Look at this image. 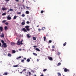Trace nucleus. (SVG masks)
<instances>
[{
	"label": "nucleus",
	"instance_id": "35",
	"mask_svg": "<svg viewBox=\"0 0 76 76\" xmlns=\"http://www.w3.org/2000/svg\"><path fill=\"white\" fill-rule=\"evenodd\" d=\"M60 54H61L59 52L58 50V55L59 56V55H60Z\"/></svg>",
	"mask_w": 76,
	"mask_h": 76
},
{
	"label": "nucleus",
	"instance_id": "40",
	"mask_svg": "<svg viewBox=\"0 0 76 76\" xmlns=\"http://www.w3.org/2000/svg\"><path fill=\"white\" fill-rule=\"evenodd\" d=\"M4 75H7V72H5L4 73Z\"/></svg>",
	"mask_w": 76,
	"mask_h": 76
},
{
	"label": "nucleus",
	"instance_id": "54",
	"mask_svg": "<svg viewBox=\"0 0 76 76\" xmlns=\"http://www.w3.org/2000/svg\"><path fill=\"white\" fill-rule=\"evenodd\" d=\"M37 61H39V60L38 59H37Z\"/></svg>",
	"mask_w": 76,
	"mask_h": 76
},
{
	"label": "nucleus",
	"instance_id": "50",
	"mask_svg": "<svg viewBox=\"0 0 76 76\" xmlns=\"http://www.w3.org/2000/svg\"><path fill=\"white\" fill-rule=\"evenodd\" d=\"M19 51H21L22 50V49H19Z\"/></svg>",
	"mask_w": 76,
	"mask_h": 76
},
{
	"label": "nucleus",
	"instance_id": "42",
	"mask_svg": "<svg viewBox=\"0 0 76 76\" xmlns=\"http://www.w3.org/2000/svg\"><path fill=\"white\" fill-rule=\"evenodd\" d=\"M41 29H39V28L38 31L39 32H40V31H41Z\"/></svg>",
	"mask_w": 76,
	"mask_h": 76
},
{
	"label": "nucleus",
	"instance_id": "41",
	"mask_svg": "<svg viewBox=\"0 0 76 76\" xmlns=\"http://www.w3.org/2000/svg\"><path fill=\"white\" fill-rule=\"evenodd\" d=\"M17 14H18V15H20V14H21V12H18L17 13Z\"/></svg>",
	"mask_w": 76,
	"mask_h": 76
},
{
	"label": "nucleus",
	"instance_id": "23",
	"mask_svg": "<svg viewBox=\"0 0 76 76\" xmlns=\"http://www.w3.org/2000/svg\"><path fill=\"white\" fill-rule=\"evenodd\" d=\"M33 40H36V37H33Z\"/></svg>",
	"mask_w": 76,
	"mask_h": 76
},
{
	"label": "nucleus",
	"instance_id": "3",
	"mask_svg": "<svg viewBox=\"0 0 76 76\" xmlns=\"http://www.w3.org/2000/svg\"><path fill=\"white\" fill-rule=\"evenodd\" d=\"M3 45H4L3 47L4 48H6L7 47V44L6 43H4L3 44Z\"/></svg>",
	"mask_w": 76,
	"mask_h": 76
},
{
	"label": "nucleus",
	"instance_id": "48",
	"mask_svg": "<svg viewBox=\"0 0 76 76\" xmlns=\"http://www.w3.org/2000/svg\"><path fill=\"white\" fill-rule=\"evenodd\" d=\"M29 75H31V73L30 72H29Z\"/></svg>",
	"mask_w": 76,
	"mask_h": 76
},
{
	"label": "nucleus",
	"instance_id": "26",
	"mask_svg": "<svg viewBox=\"0 0 76 76\" xmlns=\"http://www.w3.org/2000/svg\"><path fill=\"white\" fill-rule=\"evenodd\" d=\"M18 66V65H14L13 66V67H17Z\"/></svg>",
	"mask_w": 76,
	"mask_h": 76
},
{
	"label": "nucleus",
	"instance_id": "28",
	"mask_svg": "<svg viewBox=\"0 0 76 76\" xmlns=\"http://www.w3.org/2000/svg\"><path fill=\"white\" fill-rule=\"evenodd\" d=\"M9 11H10L11 12H12V11H13V9H10L9 10Z\"/></svg>",
	"mask_w": 76,
	"mask_h": 76
},
{
	"label": "nucleus",
	"instance_id": "1",
	"mask_svg": "<svg viewBox=\"0 0 76 76\" xmlns=\"http://www.w3.org/2000/svg\"><path fill=\"white\" fill-rule=\"evenodd\" d=\"M23 42V40H21L20 41V39H18V40L17 41V45H20V44H21V45H23V43H22Z\"/></svg>",
	"mask_w": 76,
	"mask_h": 76
},
{
	"label": "nucleus",
	"instance_id": "37",
	"mask_svg": "<svg viewBox=\"0 0 76 76\" xmlns=\"http://www.w3.org/2000/svg\"><path fill=\"white\" fill-rule=\"evenodd\" d=\"M61 63H58V64L57 65H58V66H59V65H61Z\"/></svg>",
	"mask_w": 76,
	"mask_h": 76
},
{
	"label": "nucleus",
	"instance_id": "20",
	"mask_svg": "<svg viewBox=\"0 0 76 76\" xmlns=\"http://www.w3.org/2000/svg\"><path fill=\"white\" fill-rule=\"evenodd\" d=\"M66 44H67V43L66 42H65V43H64L63 45H64V46H65L66 45Z\"/></svg>",
	"mask_w": 76,
	"mask_h": 76
},
{
	"label": "nucleus",
	"instance_id": "45",
	"mask_svg": "<svg viewBox=\"0 0 76 76\" xmlns=\"http://www.w3.org/2000/svg\"><path fill=\"white\" fill-rule=\"evenodd\" d=\"M33 47H34V48H37V47L36 46H33Z\"/></svg>",
	"mask_w": 76,
	"mask_h": 76
},
{
	"label": "nucleus",
	"instance_id": "32",
	"mask_svg": "<svg viewBox=\"0 0 76 76\" xmlns=\"http://www.w3.org/2000/svg\"><path fill=\"white\" fill-rule=\"evenodd\" d=\"M47 70L46 69H44V70H43V71L44 72H46Z\"/></svg>",
	"mask_w": 76,
	"mask_h": 76
},
{
	"label": "nucleus",
	"instance_id": "5",
	"mask_svg": "<svg viewBox=\"0 0 76 76\" xmlns=\"http://www.w3.org/2000/svg\"><path fill=\"white\" fill-rule=\"evenodd\" d=\"M64 72H69V70H68V69H67L66 68H65L64 70Z\"/></svg>",
	"mask_w": 76,
	"mask_h": 76
},
{
	"label": "nucleus",
	"instance_id": "61",
	"mask_svg": "<svg viewBox=\"0 0 76 76\" xmlns=\"http://www.w3.org/2000/svg\"><path fill=\"white\" fill-rule=\"evenodd\" d=\"M23 0V2H24V0Z\"/></svg>",
	"mask_w": 76,
	"mask_h": 76
},
{
	"label": "nucleus",
	"instance_id": "15",
	"mask_svg": "<svg viewBox=\"0 0 76 76\" xmlns=\"http://www.w3.org/2000/svg\"><path fill=\"white\" fill-rule=\"evenodd\" d=\"M26 14H29V12L28 11H26Z\"/></svg>",
	"mask_w": 76,
	"mask_h": 76
},
{
	"label": "nucleus",
	"instance_id": "6",
	"mask_svg": "<svg viewBox=\"0 0 76 76\" xmlns=\"http://www.w3.org/2000/svg\"><path fill=\"white\" fill-rule=\"evenodd\" d=\"M23 22H22L21 23V25H25V20H23Z\"/></svg>",
	"mask_w": 76,
	"mask_h": 76
},
{
	"label": "nucleus",
	"instance_id": "47",
	"mask_svg": "<svg viewBox=\"0 0 76 76\" xmlns=\"http://www.w3.org/2000/svg\"><path fill=\"white\" fill-rule=\"evenodd\" d=\"M23 71H25L26 72V69H23Z\"/></svg>",
	"mask_w": 76,
	"mask_h": 76
},
{
	"label": "nucleus",
	"instance_id": "13",
	"mask_svg": "<svg viewBox=\"0 0 76 76\" xmlns=\"http://www.w3.org/2000/svg\"><path fill=\"white\" fill-rule=\"evenodd\" d=\"M48 59L50 60L51 61H52L53 60V58L51 57H49Z\"/></svg>",
	"mask_w": 76,
	"mask_h": 76
},
{
	"label": "nucleus",
	"instance_id": "2",
	"mask_svg": "<svg viewBox=\"0 0 76 76\" xmlns=\"http://www.w3.org/2000/svg\"><path fill=\"white\" fill-rule=\"evenodd\" d=\"M25 28H26V30H27V31H30V28H29V26H26L25 27Z\"/></svg>",
	"mask_w": 76,
	"mask_h": 76
},
{
	"label": "nucleus",
	"instance_id": "49",
	"mask_svg": "<svg viewBox=\"0 0 76 76\" xmlns=\"http://www.w3.org/2000/svg\"><path fill=\"white\" fill-rule=\"evenodd\" d=\"M26 8L27 9H29V7H26Z\"/></svg>",
	"mask_w": 76,
	"mask_h": 76
},
{
	"label": "nucleus",
	"instance_id": "57",
	"mask_svg": "<svg viewBox=\"0 0 76 76\" xmlns=\"http://www.w3.org/2000/svg\"><path fill=\"white\" fill-rule=\"evenodd\" d=\"M16 1H19V0H16Z\"/></svg>",
	"mask_w": 76,
	"mask_h": 76
},
{
	"label": "nucleus",
	"instance_id": "58",
	"mask_svg": "<svg viewBox=\"0 0 76 76\" xmlns=\"http://www.w3.org/2000/svg\"><path fill=\"white\" fill-rule=\"evenodd\" d=\"M37 26V27H38L39 26V25Z\"/></svg>",
	"mask_w": 76,
	"mask_h": 76
},
{
	"label": "nucleus",
	"instance_id": "52",
	"mask_svg": "<svg viewBox=\"0 0 76 76\" xmlns=\"http://www.w3.org/2000/svg\"><path fill=\"white\" fill-rule=\"evenodd\" d=\"M1 43H0V47H1Z\"/></svg>",
	"mask_w": 76,
	"mask_h": 76
},
{
	"label": "nucleus",
	"instance_id": "29",
	"mask_svg": "<svg viewBox=\"0 0 76 76\" xmlns=\"http://www.w3.org/2000/svg\"><path fill=\"white\" fill-rule=\"evenodd\" d=\"M1 42L2 43H3V44H4V43H5V42H4V41H3V40H1Z\"/></svg>",
	"mask_w": 76,
	"mask_h": 76
},
{
	"label": "nucleus",
	"instance_id": "51",
	"mask_svg": "<svg viewBox=\"0 0 76 76\" xmlns=\"http://www.w3.org/2000/svg\"><path fill=\"white\" fill-rule=\"evenodd\" d=\"M5 1H9V0H5Z\"/></svg>",
	"mask_w": 76,
	"mask_h": 76
},
{
	"label": "nucleus",
	"instance_id": "9",
	"mask_svg": "<svg viewBox=\"0 0 76 76\" xmlns=\"http://www.w3.org/2000/svg\"><path fill=\"white\" fill-rule=\"evenodd\" d=\"M2 10H3L4 11L5 10H7V8H6V7H4L2 8Z\"/></svg>",
	"mask_w": 76,
	"mask_h": 76
},
{
	"label": "nucleus",
	"instance_id": "10",
	"mask_svg": "<svg viewBox=\"0 0 76 76\" xmlns=\"http://www.w3.org/2000/svg\"><path fill=\"white\" fill-rule=\"evenodd\" d=\"M7 56L8 57H11V56H12V55L10 54V53H9L7 55Z\"/></svg>",
	"mask_w": 76,
	"mask_h": 76
},
{
	"label": "nucleus",
	"instance_id": "36",
	"mask_svg": "<svg viewBox=\"0 0 76 76\" xmlns=\"http://www.w3.org/2000/svg\"><path fill=\"white\" fill-rule=\"evenodd\" d=\"M43 38H44V41H45V39H46V37H43Z\"/></svg>",
	"mask_w": 76,
	"mask_h": 76
},
{
	"label": "nucleus",
	"instance_id": "59",
	"mask_svg": "<svg viewBox=\"0 0 76 76\" xmlns=\"http://www.w3.org/2000/svg\"><path fill=\"white\" fill-rule=\"evenodd\" d=\"M54 49H53L52 50V51H54Z\"/></svg>",
	"mask_w": 76,
	"mask_h": 76
},
{
	"label": "nucleus",
	"instance_id": "60",
	"mask_svg": "<svg viewBox=\"0 0 76 76\" xmlns=\"http://www.w3.org/2000/svg\"><path fill=\"white\" fill-rule=\"evenodd\" d=\"M9 11H10V10H8V11H7V12H9Z\"/></svg>",
	"mask_w": 76,
	"mask_h": 76
},
{
	"label": "nucleus",
	"instance_id": "16",
	"mask_svg": "<svg viewBox=\"0 0 76 76\" xmlns=\"http://www.w3.org/2000/svg\"><path fill=\"white\" fill-rule=\"evenodd\" d=\"M35 49L38 51H40V50H39V49L38 48H36Z\"/></svg>",
	"mask_w": 76,
	"mask_h": 76
},
{
	"label": "nucleus",
	"instance_id": "7",
	"mask_svg": "<svg viewBox=\"0 0 76 76\" xmlns=\"http://www.w3.org/2000/svg\"><path fill=\"white\" fill-rule=\"evenodd\" d=\"M7 19H8V20H10L12 18L11 17H10V15H8L7 17Z\"/></svg>",
	"mask_w": 76,
	"mask_h": 76
},
{
	"label": "nucleus",
	"instance_id": "56",
	"mask_svg": "<svg viewBox=\"0 0 76 76\" xmlns=\"http://www.w3.org/2000/svg\"><path fill=\"white\" fill-rule=\"evenodd\" d=\"M40 76H44V75H40Z\"/></svg>",
	"mask_w": 76,
	"mask_h": 76
},
{
	"label": "nucleus",
	"instance_id": "39",
	"mask_svg": "<svg viewBox=\"0 0 76 76\" xmlns=\"http://www.w3.org/2000/svg\"><path fill=\"white\" fill-rule=\"evenodd\" d=\"M20 58H20V57H18V58H17L16 59H17V60H18V59L19 60Z\"/></svg>",
	"mask_w": 76,
	"mask_h": 76
},
{
	"label": "nucleus",
	"instance_id": "27",
	"mask_svg": "<svg viewBox=\"0 0 76 76\" xmlns=\"http://www.w3.org/2000/svg\"><path fill=\"white\" fill-rule=\"evenodd\" d=\"M57 74L58 75V76H61V74L59 73H58Z\"/></svg>",
	"mask_w": 76,
	"mask_h": 76
},
{
	"label": "nucleus",
	"instance_id": "24",
	"mask_svg": "<svg viewBox=\"0 0 76 76\" xmlns=\"http://www.w3.org/2000/svg\"><path fill=\"white\" fill-rule=\"evenodd\" d=\"M12 53H16V51H15L14 50H12Z\"/></svg>",
	"mask_w": 76,
	"mask_h": 76
},
{
	"label": "nucleus",
	"instance_id": "11",
	"mask_svg": "<svg viewBox=\"0 0 76 76\" xmlns=\"http://www.w3.org/2000/svg\"><path fill=\"white\" fill-rule=\"evenodd\" d=\"M4 29H5V31H6V30H7V29H8V28H7V27L6 26H5Z\"/></svg>",
	"mask_w": 76,
	"mask_h": 76
},
{
	"label": "nucleus",
	"instance_id": "34",
	"mask_svg": "<svg viewBox=\"0 0 76 76\" xmlns=\"http://www.w3.org/2000/svg\"><path fill=\"white\" fill-rule=\"evenodd\" d=\"M44 11L43 10L41 11V13H44Z\"/></svg>",
	"mask_w": 76,
	"mask_h": 76
},
{
	"label": "nucleus",
	"instance_id": "17",
	"mask_svg": "<svg viewBox=\"0 0 76 76\" xmlns=\"http://www.w3.org/2000/svg\"><path fill=\"white\" fill-rule=\"evenodd\" d=\"M44 29H45V27H43L42 28V31H44Z\"/></svg>",
	"mask_w": 76,
	"mask_h": 76
},
{
	"label": "nucleus",
	"instance_id": "63",
	"mask_svg": "<svg viewBox=\"0 0 76 76\" xmlns=\"http://www.w3.org/2000/svg\"><path fill=\"white\" fill-rule=\"evenodd\" d=\"M32 72H33L34 73V71H32Z\"/></svg>",
	"mask_w": 76,
	"mask_h": 76
},
{
	"label": "nucleus",
	"instance_id": "31",
	"mask_svg": "<svg viewBox=\"0 0 76 76\" xmlns=\"http://www.w3.org/2000/svg\"><path fill=\"white\" fill-rule=\"evenodd\" d=\"M11 45H15V43H14V42H12V43H11Z\"/></svg>",
	"mask_w": 76,
	"mask_h": 76
},
{
	"label": "nucleus",
	"instance_id": "4",
	"mask_svg": "<svg viewBox=\"0 0 76 76\" xmlns=\"http://www.w3.org/2000/svg\"><path fill=\"white\" fill-rule=\"evenodd\" d=\"M22 30L23 31H24V32H27V30H26V29H25V28H22Z\"/></svg>",
	"mask_w": 76,
	"mask_h": 76
},
{
	"label": "nucleus",
	"instance_id": "38",
	"mask_svg": "<svg viewBox=\"0 0 76 76\" xmlns=\"http://www.w3.org/2000/svg\"><path fill=\"white\" fill-rule=\"evenodd\" d=\"M49 43H51V42H52V41L50 40L49 41Z\"/></svg>",
	"mask_w": 76,
	"mask_h": 76
},
{
	"label": "nucleus",
	"instance_id": "44",
	"mask_svg": "<svg viewBox=\"0 0 76 76\" xmlns=\"http://www.w3.org/2000/svg\"><path fill=\"white\" fill-rule=\"evenodd\" d=\"M26 23L27 24H29V21H27L26 22Z\"/></svg>",
	"mask_w": 76,
	"mask_h": 76
},
{
	"label": "nucleus",
	"instance_id": "64",
	"mask_svg": "<svg viewBox=\"0 0 76 76\" xmlns=\"http://www.w3.org/2000/svg\"><path fill=\"white\" fill-rule=\"evenodd\" d=\"M3 47V46L2 45V46H1V47Z\"/></svg>",
	"mask_w": 76,
	"mask_h": 76
},
{
	"label": "nucleus",
	"instance_id": "18",
	"mask_svg": "<svg viewBox=\"0 0 76 76\" xmlns=\"http://www.w3.org/2000/svg\"><path fill=\"white\" fill-rule=\"evenodd\" d=\"M17 18V16H16V15L14 16V17L13 18V19H16V18Z\"/></svg>",
	"mask_w": 76,
	"mask_h": 76
},
{
	"label": "nucleus",
	"instance_id": "8",
	"mask_svg": "<svg viewBox=\"0 0 76 76\" xmlns=\"http://www.w3.org/2000/svg\"><path fill=\"white\" fill-rule=\"evenodd\" d=\"M3 27L2 26L0 27V31L1 32H2V31H3Z\"/></svg>",
	"mask_w": 76,
	"mask_h": 76
},
{
	"label": "nucleus",
	"instance_id": "43",
	"mask_svg": "<svg viewBox=\"0 0 76 76\" xmlns=\"http://www.w3.org/2000/svg\"><path fill=\"white\" fill-rule=\"evenodd\" d=\"M52 47L53 48H55V47L54 46V45H53Z\"/></svg>",
	"mask_w": 76,
	"mask_h": 76
},
{
	"label": "nucleus",
	"instance_id": "33",
	"mask_svg": "<svg viewBox=\"0 0 76 76\" xmlns=\"http://www.w3.org/2000/svg\"><path fill=\"white\" fill-rule=\"evenodd\" d=\"M24 61V59H22L21 61V62H23Z\"/></svg>",
	"mask_w": 76,
	"mask_h": 76
},
{
	"label": "nucleus",
	"instance_id": "30",
	"mask_svg": "<svg viewBox=\"0 0 76 76\" xmlns=\"http://www.w3.org/2000/svg\"><path fill=\"white\" fill-rule=\"evenodd\" d=\"M25 14H23L22 15V17H25Z\"/></svg>",
	"mask_w": 76,
	"mask_h": 76
},
{
	"label": "nucleus",
	"instance_id": "12",
	"mask_svg": "<svg viewBox=\"0 0 76 76\" xmlns=\"http://www.w3.org/2000/svg\"><path fill=\"white\" fill-rule=\"evenodd\" d=\"M4 34L3 33H2L0 35L1 37H4Z\"/></svg>",
	"mask_w": 76,
	"mask_h": 76
},
{
	"label": "nucleus",
	"instance_id": "25",
	"mask_svg": "<svg viewBox=\"0 0 76 76\" xmlns=\"http://www.w3.org/2000/svg\"><path fill=\"white\" fill-rule=\"evenodd\" d=\"M6 22V20H4L2 21V22L3 23H5Z\"/></svg>",
	"mask_w": 76,
	"mask_h": 76
},
{
	"label": "nucleus",
	"instance_id": "22",
	"mask_svg": "<svg viewBox=\"0 0 76 76\" xmlns=\"http://www.w3.org/2000/svg\"><path fill=\"white\" fill-rule=\"evenodd\" d=\"M33 55H34V56H37V53H33Z\"/></svg>",
	"mask_w": 76,
	"mask_h": 76
},
{
	"label": "nucleus",
	"instance_id": "19",
	"mask_svg": "<svg viewBox=\"0 0 76 76\" xmlns=\"http://www.w3.org/2000/svg\"><path fill=\"white\" fill-rule=\"evenodd\" d=\"M26 61L28 62H29L30 61V59L29 58L27 59V60H26Z\"/></svg>",
	"mask_w": 76,
	"mask_h": 76
},
{
	"label": "nucleus",
	"instance_id": "14",
	"mask_svg": "<svg viewBox=\"0 0 76 76\" xmlns=\"http://www.w3.org/2000/svg\"><path fill=\"white\" fill-rule=\"evenodd\" d=\"M27 38H31V36H29V34H27Z\"/></svg>",
	"mask_w": 76,
	"mask_h": 76
},
{
	"label": "nucleus",
	"instance_id": "62",
	"mask_svg": "<svg viewBox=\"0 0 76 76\" xmlns=\"http://www.w3.org/2000/svg\"><path fill=\"white\" fill-rule=\"evenodd\" d=\"M46 36H47V37H48V34H47V35H46Z\"/></svg>",
	"mask_w": 76,
	"mask_h": 76
},
{
	"label": "nucleus",
	"instance_id": "55",
	"mask_svg": "<svg viewBox=\"0 0 76 76\" xmlns=\"http://www.w3.org/2000/svg\"><path fill=\"white\" fill-rule=\"evenodd\" d=\"M18 57H23V56H19Z\"/></svg>",
	"mask_w": 76,
	"mask_h": 76
},
{
	"label": "nucleus",
	"instance_id": "46",
	"mask_svg": "<svg viewBox=\"0 0 76 76\" xmlns=\"http://www.w3.org/2000/svg\"><path fill=\"white\" fill-rule=\"evenodd\" d=\"M5 25H7L9 23H5Z\"/></svg>",
	"mask_w": 76,
	"mask_h": 76
},
{
	"label": "nucleus",
	"instance_id": "21",
	"mask_svg": "<svg viewBox=\"0 0 76 76\" xmlns=\"http://www.w3.org/2000/svg\"><path fill=\"white\" fill-rule=\"evenodd\" d=\"M2 16H4L5 15H6V13H3L2 14Z\"/></svg>",
	"mask_w": 76,
	"mask_h": 76
},
{
	"label": "nucleus",
	"instance_id": "53",
	"mask_svg": "<svg viewBox=\"0 0 76 76\" xmlns=\"http://www.w3.org/2000/svg\"><path fill=\"white\" fill-rule=\"evenodd\" d=\"M23 59H24V60H26V58H23Z\"/></svg>",
	"mask_w": 76,
	"mask_h": 76
}]
</instances>
